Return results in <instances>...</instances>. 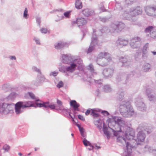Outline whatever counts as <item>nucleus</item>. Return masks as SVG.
<instances>
[{"label": "nucleus", "instance_id": "nucleus-1", "mask_svg": "<svg viewBox=\"0 0 156 156\" xmlns=\"http://www.w3.org/2000/svg\"><path fill=\"white\" fill-rule=\"evenodd\" d=\"M112 119L113 122H111V120L109 119V121L108 124L109 127L112 129L114 132V135L115 136L119 137L117 138V141L118 142L121 143L123 146L126 144H123L121 142L118 141V139L119 137H122L126 140L125 139L122 137H120L119 136V133L122 132L124 133L127 127V122L124 119L118 116H113ZM126 142H128L125 140ZM126 147V146L125 147Z\"/></svg>", "mask_w": 156, "mask_h": 156}, {"label": "nucleus", "instance_id": "nucleus-2", "mask_svg": "<svg viewBox=\"0 0 156 156\" xmlns=\"http://www.w3.org/2000/svg\"><path fill=\"white\" fill-rule=\"evenodd\" d=\"M41 102H36L35 103H33L30 101H19L17 102L15 105V112L17 114H19L23 111V109L25 108L29 107H34L50 108L51 109H55V106L54 104L50 105L48 102H43L40 101Z\"/></svg>", "mask_w": 156, "mask_h": 156}, {"label": "nucleus", "instance_id": "nucleus-3", "mask_svg": "<svg viewBox=\"0 0 156 156\" xmlns=\"http://www.w3.org/2000/svg\"><path fill=\"white\" fill-rule=\"evenodd\" d=\"M119 110L121 115L124 117H130L134 113L133 108L128 101H122L119 105Z\"/></svg>", "mask_w": 156, "mask_h": 156}, {"label": "nucleus", "instance_id": "nucleus-4", "mask_svg": "<svg viewBox=\"0 0 156 156\" xmlns=\"http://www.w3.org/2000/svg\"><path fill=\"white\" fill-rule=\"evenodd\" d=\"M137 130L138 132L137 134V138L135 140L137 145H141L146 137L145 133L147 132L149 134L152 132L151 129H148L144 127L143 125H140L137 128Z\"/></svg>", "mask_w": 156, "mask_h": 156}, {"label": "nucleus", "instance_id": "nucleus-5", "mask_svg": "<svg viewBox=\"0 0 156 156\" xmlns=\"http://www.w3.org/2000/svg\"><path fill=\"white\" fill-rule=\"evenodd\" d=\"M125 27V24L122 22H116L110 25L109 30H107L106 32L111 33L119 32L124 29Z\"/></svg>", "mask_w": 156, "mask_h": 156}, {"label": "nucleus", "instance_id": "nucleus-6", "mask_svg": "<svg viewBox=\"0 0 156 156\" xmlns=\"http://www.w3.org/2000/svg\"><path fill=\"white\" fill-rule=\"evenodd\" d=\"M118 140L121 142L123 144L126 145V147H123L124 151V155L125 156H130L132 151V147L130 144L129 142H126L125 140L121 137L118 138Z\"/></svg>", "mask_w": 156, "mask_h": 156}, {"label": "nucleus", "instance_id": "nucleus-7", "mask_svg": "<svg viewBox=\"0 0 156 156\" xmlns=\"http://www.w3.org/2000/svg\"><path fill=\"white\" fill-rule=\"evenodd\" d=\"M88 69L89 70V72H87L85 73L84 75V79L90 82V79L92 76H94L97 74L96 72H94L93 65L92 64H90L88 66Z\"/></svg>", "mask_w": 156, "mask_h": 156}, {"label": "nucleus", "instance_id": "nucleus-8", "mask_svg": "<svg viewBox=\"0 0 156 156\" xmlns=\"http://www.w3.org/2000/svg\"><path fill=\"white\" fill-rule=\"evenodd\" d=\"M144 10L146 14L150 16H156V5H151L144 7Z\"/></svg>", "mask_w": 156, "mask_h": 156}, {"label": "nucleus", "instance_id": "nucleus-9", "mask_svg": "<svg viewBox=\"0 0 156 156\" xmlns=\"http://www.w3.org/2000/svg\"><path fill=\"white\" fill-rule=\"evenodd\" d=\"M14 104L12 103L10 104L3 103L0 109V112L2 114H7L13 109Z\"/></svg>", "mask_w": 156, "mask_h": 156}, {"label": "nucleus", "instance_id": "nucleus-10", "mask_svg": "<svg viewBox=\"0 0 156 156\" xmlns=\"http://www.w3.org/2000/svg\"><path fill=\"white\" fill-rule=\"evenodd\" d=\"M128 43V39L122 37H119L116 41V46L119 48L127 45Z\"/></svg>", "mask_w": 156, "mask_h": 156}, {"label": "nucleus", "instance_id": "nucleus-11", "mask_svg": "<svg viewBox=\"0 0 156 156\" xmlns=\"http://www.w3.org/2000/svg\"><path fill=\"white\" fill-rule=\"evenodd\" d=\"M140 41V38L138 37L132 38L130 42V47L133 49L139 48L141 45Z\"/></svg>", "mask_w": 156, "mask_h": 156}, {"label": "nucleus", "instance_id": "nucleus-12", "mask_svg": "<svg viewBox=\"0 0 156 156\" xmlns=\"http://www.w3.org/2000/svg\"><path fill=\"white\" fill-rule=\"evenodd\" d=\"M135 105L138 109L141 111H145L146 110V106L141 98L136 99Z\"/></svg>", "mask_w": 156, "mask_h": 156}, {"label": "nucleus", "instance_id": "nucleus-13", "mask_svg": "<svg viewBox=\"0 0 156 156\" xmlns=\"http://www.w3.org/2000/svg\"><path fill=\"white\" fill-rule=\"evenodd\" d=\"M94 37V33L92 37L91 38V41L90 44L88 48L87 53H89L91 52L94 49L96 45H98V41L96 37V35Z\"/></svg>", "mask_w": 156, "mask_h": 156}, {"label": "nucleus", "instance_id": "nucleus-14", "mask_svg": "<svg viewBox=\"0 0 156 156\" xmlns=\"http://www.w3.org/2000/svg\"><path fill=\"white\" fill-rule=\"evenodd\" d=\"M146 94L148 99L150 101L154 102L156 101V96L153 90L151 88H147L146 90Z\"/></svg>", "mask_w": 156, "mask_h": 156}, {"label": "nucleus", "instance_id": "nucleus-15", "mask_svg": "<svg viewBox=\"0 0 156 156\" xmlns=\"http://www.w3.org/2000/svg\"><path fill=\"white\" fill-rule=\"evenodd\" d=\"M114 72V69L112 68L104 69L102 74L105 78H109L112 77Z\"/></svg>", "mask_w": 156, "mask_h": 156}, {"label": "nucleus", "instance_id": "nucleus-16", "mask_svg": "<svg viewBox=\"0 0 156 156\" xmlns=\"http://www.w3.org/2000/svg\"><path fill=\"white\" fill-rule=\"evenodd\" d=\"M130 14L133 16L141 14L142 12L141 8L139 6L131 8L129 10Z\"/></svg>", "mask_w": 156, "mask_h": 156}, {"label": "nucleus", "instance_id": "nucleus-17", "mask_svg": "<svg viewBox=\"0 0 156 156\" xmlns=\"http://www.w3.org/2000/svg\"><path fill=\"white\" fill-rule=\"evenodd\" d=\"M61 61L64 63L69 64L73 61V58L70 55L63 54L62 56Z\"/></svg>", "mask_w": 156, "mask_h": 156}, {"label": "nucleus", "instance_id": "nucleus-18", "mask_svg": "<svg viewBox=\"0 0 156 156\" xmlns=\"http://www.w3.org/2000/svg\"><path fill=\"white\" fill-rule=\"evenodd\" d=\"M86 20L83 18L77 19L76 21H73L72 22V24L73 26L77 25L78 27L83 26L85 24Z\"/></svg>", "mask_w": 156, "mask_h": 156}, {"label": "nucleus", "instance_id": "nucleus-19", "mask_svg": "<svg viewBox=\"0 0 156 156\" xmlns=\"http://www.w3.org/2000/svg\"><path fill=\"white\" fill-rule=\"evenodd\" d=\"M119 60L122 63V66H127L130 64V62L129 57L128 56L124 57H121Z\"/></svg>", "mask_w": 156, "mask_h": 156}, {"label": "nucleus", "instance_id": "nucleus-20", "mask_svg": "<svg viewBox=\"0 0 156 156\" xmlns=\"http://www.w3.org/2000/svg\"><path fill=\"white\" fill-rule=\"evenodd\" d=\"M98 58L101 59L103 58L106 59L108 62L112 60L111 55L106 52H101L98 55Z\"/></svg>", "mask_w": 156, "mask_h": 156}, {"label": "nucleus", "instance_id": "nucleus-21", "mask_svg": "<svg viewBox=\"0 0 156 156\" xmlns=\"http://www.w3.org/2000/svg\"><path fill=\"white\" fill-rule=\"evenodd\" d=\"M68 46V44L62 41H59L54 44L55 48L57 50L61 49Z\"/></svg>", "mask_w": 156, "mask_h": 156}, {"label": "nucleus", "instance_id": "nucleus-22", "mask_svg": "<svg viewBox=\"0 0 156 156\" xmlns=\"http://www.w3.org/2000/svg\"><path fill=\"white\" fill-rule=\"evenodd\" d=\"M124 133H125L124 134L127 139L129 140L133 139L134 137V133L133 130H130L129 131L126 130Z\"/></svg>", "mask_w": 156, "mask_h": 156}, {"label": "nucleus", "instance_id": "nucleus-23", "mask_svg": "<svg viewBox=\"0 0 156 156\" xmlns=\"http://www.w3.org/2000/svg\"><path fill=\"white\" fill-rule=\"evenodd\" d=\"M72 62L74 63L76 65V67H80L81 69H82L83 67L82 60L80 58H79L74 60L73 59V61Z\"/></svg>", "mask_w": 156, "mask_h": 156}, {"label": "nucleus", "instance_id": "nucleus-24", "mask_svg": "<svg viewBox=\"0 0 156 156\" xmlns=\"http://www.w3.org/2000/svg\"><path fill=\"white\" fill-rule=\"evenodd\" d=\"M70 65L68 66H66V74L67 76H69L68 73H73L76 69V65L74 63L71 62L70 64Z\"/></svg>", "mask_w": 156, "mask_h": 156}, {"label": "nucleus", "instance_id": "nucleus-25", "mask_svg": "<svg viewBox=\"0 0 156 156\" xmlns=\"http://www.w3.org/2000/svg\"><path fill=\"white\" fill-rule=\"evenodd\" d=\"M38 78L39 80H35L32 81V83L36 86H37L39 85L40 82H42L44 81L45 78L43 76H42L40 74L38 75Z\"/></svg>", "mask_w": 156, "mask_h": 156}, {"label": "nucleus", "instance_id": "nucleus-26", "mask_svg": "<svg viewBox=\"0 0 156 156\" xmlns=\"http://www.w3.org/2000/svg\"><path fill=\"white\" fill-rule=\"evenodd\" d=\"M70 105L73 108L74 110L79 111L78 108L80 106V105L77 103L76 101H70Z\"/></svg>", "mask_w": 156, "mask_h": 156}, {"label": "nucleus", "instance_id": "nucleus-27", "mask_svg": "<svg viewBox=\"0 0 156 156\" xmlns=\"http://www.w3.org/2000/svg\"><path fill=\"white\" fill-rule=\"evenodd\" d=\"M107 30H108V28L107 27H103L102 29H101V30H99V31H96L95 30H93V33L92 34V36H93V34L94 33V37H95V35H96V38H97V37L96 35V33H95L96 32H97V33H98V32L100 33L99 34H99V35H101L102 34V33H104V32L106 33H108V32H107Z\"/></svg>", "mask_w": 156, "mask_h": 156}, {"label": "nucleus", "instance_id": "nucleus-28", "mask_svg": "<svg viewBox=\"0 0 156 156\" xmlns=\"http://www.w3.org/2000/svg\"><path fill=\"white\" fill-rule=\"evenodd\" d=\"M82 12L84 16H88L93 15L94 13V11L87 9L83 10Z\"/></svg>", "mask_w": 156, "mask_h": 156}, {"label": "nucleus", "instance_id": "nucleus-29", "mask_svg": "<svg viewBox=\"0 0 156 156\" xmlns=\"http://www.w3.org/2000/svg\"><path fill=\"white\" fill-rule=\"evenodd\" d=\"M124 95V92L122 90H119L117 93V99L119 101L122 100L123 99Z\"/></svg>", "mask_w": 156, "mask_h": 156}, {"label": "nucleus", "instance_id": "nucleus-30", "mask_svg": "<svg viewBox=\"0 0 156 156\" xmlns=\"http://www.w3.org/2000/svg\"><path fill=\"white\" fill-rule=\"evenodd\" d=\"M151 68V65L146 63L142 67V69L144 72H147L149 71Z\"/></svg>", "mask_w": 156, "mask_h": 156}, {"label": "nucleus", "instance_id": "nucleus-31", "mask_svg": "<svg viewBox=\"0 0 156 156\" xmlns=\"http://www.w3.org/2000/svg\"><path fill=\"white\" fill-rule=\"evenodd\" d=\"M94 122L95 125L100 130L102 128V121L101 120L95 121Z\"/></svg>", "mask_w": 156, "mask_h": 156}, {"label": "nucleus", "instance_id": "nucleus-32", "mask_svg": "<svg viewBox=\"0 0 156 156\" xmlns=\"http://www.w3.org/2000/svg\"><path fill=\"white\" fill-rule=\"evenodd\" d=\"M27 96H29L32 99L35 100L37 101H40L39 99H36L35 95L34 94L31 92H28L27 94H25V97L27 98Z\"/></svg>", "mask_w": 156, "mask_h": 156}, {"label": "nucleus", "instance_id": "nucleus-33", "mask_svg": "<svg viewBox=\"0 0 156 156\" xmlns=\"http://www.w3.org/2000/svg\"><path fill=\"white\" fill-rule=\"evenodd\" d=\"M108 128L105 126L104 123L103 126V131L104 134L106 136L107 138L109 139L110 137L109 132L108 130Z\"/></svg>", "mask_w": 156, "mask_h": 156}, {"label": "nucleus", "instance_id": "nucleus-34", "mask_svg": "<svg viewBox=\"0 0 156 156\" xmlns=\"http://www.w3.org/2000/svg\"><path fill=\"white\" fill-rule=\"evenodd\" d=\"M75 7L77 9H80L82 7V4L80 0H76L75 2Z\"/></svg>", "mask_w": 156, "mask_h": 156}, {"label": "nucleus", "instance_id": "nucleus-35", "mask_svg": "<svg viewBox=\"0 0 156 156\" xmlns=\"http://www.w3.org/2000/svg\"><path fill=\"white\" fill-rule=\"evenodd\" d=\"M57 104L59 106V109H56V110H59L62 111H63L65 110V109L63 108V106L62 105V102L61 101L58 99H57Z\"/></svg>", "mask_w": 156, "mask_h": 156}, {"label": "nucleus", "instance_id": "nucleus-36", "mask_svg": "<svg viewBox=\"0 0 156 156\" xmlns=\"http://www.w3.org/2000/svg\"><path fill=\"white\" fill-rule=\"evenodd\" d=\"M103 89L105 92H109L112 90V88L108 85H105Z\"/></svg>", "mask_w": 156, "mask_h": 156}, {"label": "nucleus", "instance_id": "nucleus-37", "mask_svg": "<svg viewBox=\"0 0 156 156\" xmlns=\"http://www.w3.org/2000/svg\"><path fill=\"white\" fill-rule=\"evenodd\" d=\"M154 29L153 26H149L145 29V31L146 33H150L154 30Z\"/></svg>", "mask_w": 156, "mask_h": 156}, {"label": "nucleus", "instance_id": "nucleus-38", "mask_svg": "<svg viewBox=\"0 0 156 156\" xmlns=\"http://www.w3.org/2000/svg\"><path fill=\"white\" fill-rule=\"evenodd\" d=\"M83 143L84 145L86 146L89 145L90 146L92 147L93 148V147L91 146V143L85 138H84L83 140Z\"/></svg>", "mask_w": 156, "mask_h": 156}, {"label": "nucleus", "instance_id": "nucleus-39", "mask_svg": "<svg viewBox=\"0 0 156 156\" xmlns=\"http://www.w3.org/2000/svg\"><path fill=\"white\" fill-rule=\"evenodd\" d=\"M58 69L60 72L66 73V66H62L61 67H59Z\"/></svg>", "mask_w": 156, "mask_h": 156}, {"label": "nucleus", "instance_id": "nucleus-40", "mask_svg": "<svg viewBox=\"0 0 156 156\" xmlns=\"http://www.w3.org/2000/svg\"><path fill=\"white\" fill-rule=\"evenodd\" d=\"M129 14H128L126 13H124L123 15V16H124L123 19L125 20H131L132 21H135L136 20L135 19L134 20L132 19H130V18L129 17Z\"/></svg>", "mask_w": 156, "mask_h": 156}, {"label": "nucleus", "instance_id": "nucleus-41", "mask_svg": "<svg viewBox=\"0 0 156 156\" xmlns=\"http://www.w3.org/2000/svg\"><path fill=\"white\" fill-rule=\"evenodd\" d=\"M144 148L145 149L144 151H148L150 152H151L152 151V148L148 145H146L144 147Z\"/></svg>", "mask_w": 156, "mask_h": 156}, {"label": "nucleus", "instance_id": "nucleus-42", "mask_svg": "<svg viewBox=\"0 0 156 156\" xmlns=\"http://www.w3.org/2000/svg\"><path fill=\"white\" fill-rule=\"evenodd\" d=\"M150 36L151 37L154 38H156V30L154 29L150 33Z\"/></svg>", "mask_w": 156, "mask_h": 156}, {"label": "nucleus", "instance_id": "nucleus-43", "mask_svg": "<svg viewBox=\"0 0 156 156\" xmlns=\"http://www.w3.org/2000/svg\"><path fill=\"white\" fill-rule=\"evenodd\" d=\"M16 96V94L14 92H12L8 96V99H10L11 100L13 99Z\"/></svg>", "mask_w": 156, "mask_h": 156}, {"label": "nucleus", "instance_id": "nucleus-44", "mask_svg": "<svg viewBox=\"0 0 156 156\" xmlns=\"http://www.w3.org/2000/svg\"><path fill=\"white\" fill-rule=\"evenodd\" d=\"M95 110L94 109H91V115L95 117H97L99 116V114L95 112Z\"/></svg>", "mask_w": 156, "mask_h": 156}, {"label": "nucleus", "instance_id": "nucleus-45", "mask_svg": "<svg viewBox=\"0 0 156 156\" xmlns=\"http://www.w3.org/2000/svg\"><path fill=\"white\" fill-rule=\"evenodd\" d=\"M99 19L101 21L103 22H107L108 20V18L105 17H100Z\"/></svg>", "mask_w": 156, "mask_h": 156}, {"label": "nucleus", "instance_id": "nucleus-46", "mask_svg": "<svg viewBox=\"0 0 156 156\" xmlns=\"http://www.w3.org/2000/svg\"><path fill=\"white\" fill-rule=\"evenodd\" d=\"M9 86L7 84H5L3 85L2 87V89L5 91H7L9 90Z\"/></svg>", "mask_w": 156, "mask_h": 156}, {"label": "nucleus", "instance_id": "nucleus-47", "mask_svg": "<svg viewBox=\"0 0 156 156\" xmlns=\"http://www.w3.org/2000/svg\"><path fill=\"white\" fill-rule=\"evenodd\" d=\"M3 149L5 152H8L10 149V147L9 145L5 144L3 146Z\"/></svg>", "mask_w": 156, "mask_h": 156}, {"label": "nucleus", "instance_id": "nucleus-48", "mask_svg": "<svg viewBox=\"0 0 156 156\" xmlns=\"http://www.w3.org/2000/svg\"><path fill=\"white\" fill-rule=\"evenodd\" d=\"M71 11H67L65 12L64 13V16L67 18H69L70 15V12Z\"/></svg>", "mask_w": 156, "mask_h": 156}, {"label": "nucleus", "instance_id": "nucleus-49", "mask_svg": "<svg viewBox=\"0 0 156 156\" xmlns=\"http://www.w3.org/2000/svg\"><path fill=\"white\" fill-rule=\"evenodd\" d=\"M33 40L35 41L37 44L39 45L41 44L40 40L38 38L36 37H34V38Z\"/></svg>", "mask_w": 156, "mask_h": 156}, {"label": "nucleus", "instance_id": "nucleus-50", "mask_svg": "<svg viewBox=\"0 0 156 156\" xmlns=\"http://www.w3.org/2000/svg\"><path fill=\"white\" fill-rule=\"evenodd\" d=\"M27 12L28 11L27 9V8H25L23 13V17L25 18H27Z\"/></svg>", "mask_w": 156, "mask_h": 156}, {"label": "nucleus", "instance_id": "nucleus-51", "mask_svg": "<svg viewBox=\"0 0 156 156\" xmlns=\"http://www.w3.org/2000/svg\"><path fill=\"white\" fill-rule=\"evenodd\" d=\"M58 73V71H55L53 72H51L50 74V76H53L55 77L56 76Z\"/></svg>", "mask_w": 156, "mask_h": 156}, {"label": "nucleus", "instance_id": "nucleus-52", "mask_svg": "<svg viewBox=\"0 0 156 156\" xmlns=\"http://www.w3.org/2000/svg\"><path fill=\"white\" fill-rule=\"evenodd\" d=\"M32 69H33V70L38 73H39V74H40V75L41 74V73L40 69H38L36 67H35V66L33 67L32 68Z\"/></svg>", "mask_w": 156, "mask_h": 156}, {"label": "nucleus", "instance_id": "nucleus-53", "mask_svg": "<svg viewBox=\"0 0 156 156\" xmlns=\"http://www.w3.org/2000/svg\"><path fill=\"white\" fill-rule=\"evenodd\" d=\"M63 86V83L62 81H60L59 83L57 85V87L58 88H60L62 87Z\"/></svg>", "mask_w": 156, "mask_h": 156}, {"label": "nucleus", "instance_id": "nucleus-54", "mask_svg": "<svg viewBox=\"0 0 156 156\" xmlns=\"http://www.w3.org/2000/svg\"><path fill=\"white\" fill-rule=\"evenodd\" d=\"M101 113L103 114V115L105 116H107L109 114L108 112L105 110L102 111L101 112Z\"/></svg>", "mask_w": 156, "mask_h": 156}, {"label": "nucleus", "instance_id": "nucleus-55", "mask_svg": "<svg viewBox=\"0 0 156 156\" xmlns=\"http://www.w3.org/2000/svg\"><path fill=\"white\" fill-rule=\"evenodd\" d=\"M97 63L98 65L102 66H105L108 65V63L107 62L104 63H99L98 62V61H97Z\"/></svg>", "mask_w": 156, "mask_h": 156}, {"label": "nucleus", "instance_id": "nucleus-56", "mask_svg": "<svg viewBox=\"0 0 156 156\" xmlns=\"http://www.w3.org/2000/svg\"><path fill=\"white\" fill-rule=\"evenodd\" d=\"M134 0H125V2L128 5H130L133 2Z\"/></svg>", "mask_w": 156, "mask_h": 156}, {"label": "nucleus", "instance_id": "nucleus-57", "mask_svg": "<svg viewBox=\"0 0 156 156\" xmlns=\"http://www.w3.org/2000/svg\"><path fill=\"white\" fill-rule=\"evenodd\" d=\"M40 31L42 33L46 34L47 32V30L46 28H43L41 29Z\"/></svg>", "mask_w": 156, "mask_h": 156}, {"label": "nucleus", "instance_id": "nucleus-58", "mask_svg": "<svg viewBox=\"0 0 156 156\" xmlns=\"http://www.w3.org/2000/svg\"><path fill=\"white\" fill-rule=\"evenodd\" d=\"M36 20L37 22V23L39 26H40V24L41 23V18L39 17H37L36 18Z\"/></svg>", "mask_w": 156, "mask_h": 156}, {"label": "nucleus", "instance_id": "nucleus-59", "mask_svg": "<svg viewBox=\"0 0 156 156\" xmlns=\"http://www.w3.org/2000/svg\"><path fill=\"white\" fill-rule=\"evenodd\" d=\"M78 119H80L82 121H84L85 120V119L83 117L80 115H78Z\"/></svg>", "mask_w": 156, "mask_h": 156}, {"label": "nucleus", "instance_id": "nucleus-60", "mask_svg": "<svg viewBox=\"0 0 156 156\" xmlns=\"http://www.w3.org/2000/svg\"><path fill=\"white\" fill-rule=\"evenodd\" d=\"M148 46V44H146L144 47L143 49V52L144 51V50L146 51V50Z\"/></svg>", "mask_w": 156, "mask_h": 156}, {"label": "nucleus", "instance_id": "nucleus-61", "mask_svg": "<svg viewBox=\"0 0 156 156\" xmlns=\"http://www.w3.org/2000/svg\"><path fill=\"white\" fill-rule=\"evenodd\" d=\"M9 58L10 60H16V57L14 55L10 56Z\"/></svg>", "mask_w": 156, "mask_h": 156}, {"label": "nucleus", "instance_id": "nucleus-62", "mask_svg": "<svg viewBox=\"0 0 156 156\" xmlns=\"http://www.w3.org/2000/svg\"><path fill=\"white\" fill-rule=\"evenodd\" d=\"M91 109H87L86 112H85V114L86 115H88L90 113H91Z\"/></svg>", "mask_w": 156, "mask_h": 156}, {"label": "nucleus", "instance_id": "nucleus-63", "mask_svg": "<svg viewBox=\"0 0 156 156\" xmlns=\"http://www.w3.org/2000/svg\"><path fill=\"white\" fill-rule=\"evenodd\" d=\"M100 9L102 10L103 12H104L105 10V9L104 8V6L102 4H101V7H99Z\"/></svg>", "mask_w": 156, "mask_h": 156}, {"label": "nucleus", "instance_id": "nucleus-64", "mask_svg": "<svg viewBox=\"0 0 156 156\" xmlns=\"http://www.w3.org/2000/svg\"><path fill=\"white\" fill-rule=\"evenodd\" d=\"M151 153H152L155 155H156V150L152 149Z\"/></svg>", "mask_w": 156, "mask_h": 156}]
</instances>
